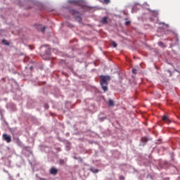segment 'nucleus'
Masks as SVG:
<instances>
[{
  "instance_id": "nucleus-1",
  "label": "nucleus",
  "mask_w": 180,
  "mask_h": 180,
  "mask_svg": "<svg viewBox=\"0 0 180 180\" xmlns=\"http://www.w3.org/2000/svg\"><path fill=\"white\" fill-rule=\"evenodd\" d=\"M100 84L102 86V89L104 92H106L108 91V81H110V77L108 75H100Z\"/></svg>"
},
{
  "instance_id": "nucleus-2",
  "label": "nucleus",
  "mask_w": 180,
  "mask_h": 180,
  "mask_svg": "<svg viewBox=\"0 0 180 180\" xmlns=\"http://www.w3.org/2000/svg\"><path fill=\"white\" fill-rule=\"evenodd\" d=\"M2 138H3V140L6 141V143H11V141H12V138L11 137V136L8 135L7 134H4L2 135Z\"/></svg>"
},
{
  "instance_id": "nucleus-3",
  "label": "nucleus",
  "mask_w": 180,
  "mask_h": 180,
  "mask_svg": "<svg viewBox=\"0 0 180 180\" xmlns=\"http://www.w3.org/2000/svg\"><path fill=\"white\" fill-rule=\"evenodd\" d=\"M58 173V170L56 167H51L50 169V174H51V175H57Z\"/></svg>"
},
{
  "instance_id": "nucleus-4",
  "label": "nucleus",
  "mask_w": 180,
  "mask_h": 180,
  "mask_svg": "<svg viewBox=\"0 0 180 180\" xmlns=\"http://www.w3.org/2000/svg\"><path fill=\"white\" fill-rule=\"evenodd\" d=\"M162 120L163 122H165V123H171V120H169V117H168V116L167 115H163L162 117Z\"/></svg>"
},
{
  "instance_id": "nucleus-5",
  "label": "nucleus",
  "mask_w": 180,
  "mask_h": 180,
  "mask_svg": "<svg viewBox=\"0 0 180 180\" xmlns=\"http://www.w3.org/2000/svg\"><path fill=\"white\" fill-rule=\"evenodd\" d=\"M101 23H102L103 25H107L108 17H103V19L101 20Z\"/></svg>"
},
{
  "instance_id": "nucleus-6",
  "label": "nucleus",
  "mask_w": 180,
  "mask_h": 180,
  "mask_svg": "<svg viewBox=\"0 0 180 180\" xmlns=\"http://www.w3.org/2000/svg\"><path fill=\"white\" fill-rule=\"evenodd\" d=\"M38 30H39L42 33H44V31L46 30V26H41V25H38Z\"/></svg>"
},
{
  "instance_id": "nucleus-7",
  "label": "nucleus",
  "mask_w": 180,
  "mask_h": 180,
  "mask_svg": "<svg viewBox=\"0 0 180 180\" xmlns=\"http://www.w3.org/2000/svg\"><path fill=\"white\" fill-rule=\"evenodd\" d=\"M90 171H91V172H94V174L99 172V170H98L96 169H94V168H91Z\"/></svg>"
},
{
  "instance_id": "nucleus-8",
  "label": "nucleus",
  "mask_w": 180,
  "mask_h": 180,
  "mask_svg": "<svg viewBox=\"0 0 180 180\" xmlns=\"http://www.w3.org/2000/svg\"><path fill=\"white\" fill-rule=\"evenodd\" d=\"M108 104L110 106H114L115 105V102H113L112 100H109Z\"/></svg>"
},
{
  "instance_id": "nucleus-9",
  "label": "nucleus",
  "mask_w": 180,
  "mask_h": 180,
  "mask_svg": "<svg viewBox=\"0 0 180 180\" xmlns=\"http://www.w3.org/2000/svg\"><path fill=\"white\" fill-rule=\"evenodd\" d=\"M103 4H105V5H108L110 4V0H103Z\"/></svg>"
},
{
  "instance_id": "nucleus-10",
  "label": "nucleus",
  "mask_w": 180,
  "mask_h": 180,
  "mask_svg": "<svg viewBox=\"0 0 180 180\" xmlns=\"http://www.w3.org/2000/svg\"><path fill=\"white\" fill-rule=\"evenodd\" d=\"M111 44H112V46L113 47H115V48L117 47V44H116V42H115V41H112L111 42Z\"/></svg>"
},
{
  "instance_id": "nucleus-11",
  "label": "nucleus",
  "mask_w": 180,
  "mask_h": 180,
  "mask_svg": "<svg viewBox=\"0 0 180 180\" xmlns=\"http://www.w3.org/2000/svg\"><path fill=\"white\" fill-rule=\"evenodd\" d=\"M158 46H160V47H165V45H164L162 41L158 42Z\"/></svg>"
},
{
  "instance_id": "nucleus-12",
  "label": "nucleus",
  "mask_w": 180,
  "mask_h": 180,
  "mask_svg": "<svg viewBox=\"0 0 180 180\" xmlns=\"http://www.w3.org/2000/svg\"><path fill=\"white\" fill-rule=\"evenodd\" d=\"M45 54H46V56H50V48H49V49L46 51Z\"/></svg>"
},
{
  "instance_id": "nucleus-13",
  "label": "nucleus",
  "mask_w": 180,
  "mask_h": 180,
  "mask_svg": "<svg viewBox=\"0 0 180 180\" xmlns=\"http://www.w3.org/2000/svg\"><path fill=\"white\" fill-rule=\"evenodd\" d=\"M105 119H106V117H100L99 120H100V122H103V120H105Z\"/></svg>"
},
{
  "instance_id": "nucleus-14",
  "label": "nucleus",
  "mask_w": 180,
  "mask_h": 180,
  "mask_svg": "<svg viewBox=\"0 0 180 180\" xmlns=\"http://www.w3.org/2000/svg\"><path fill=\"white\" fill-rule=\"evenodd\" d=\"M71 12L73 15H75V13H78V11H77L76 10H72Z\"/></svg>"
},
{
  "instance_id": "nucleus-15",
  "label": "nucleus",
  "mask_w": 180,
  "mask_h": 180,
  "mask_svg": "<svg viewBox=\"0 0 180 180\" xmlns=\"http://www.w3.org/2000/svg\"><path fill=\"white\" fill-rule=\"evenodd\" d=\"M132 72H133V74H137V70L133 69Z\"/></svg>"
},
{
  "instance_id": "nucleus-16",
  "label": "nucleus",
  "mask_w": 180,
  "mask_h": 180,
  "mask_svg": "<svg viewBox=\"0 0 180 180\" xmlns=\"http://www.w3.org/2000/svg\"><path fill=\"white\" fill-rule=\"evenodd\" d=\"M129 25H130V21H127V22H125V25H126V26H129Z\"/></svg>"
},
{
  "instance_id": "nucleus-17",
  "label": "nucleus",
  "mask_w": 180,
  "mask_h": 180,
  "mask_svg": "<svg viewBox=\"0 0 180 180\" xmlns=\"http://www.w3.org/2000/svg\"><path fill=\"white\" fill-rule=\"evenodd\" d=\"M44 108H45V109H49V104H46V105H44Z\"/></svg>"
},
{
  "instance_id": "nucleus-18",
  "label": "nucleus",
  "mask_w": 180,
  "mask_h": 180,
  "mask_svg": "<svg viewBox=\"0 0 180 180\" xmlns=\"http://www.w3.org/2000/svg\"><path fill=\"white\" fill-rule=\"evenodd\" d=\"M120 179H124V177L123 176H120Z\"/></svg>"
},
{
  "instance_id": "nucleus-19",
  "label": "nucleus",
  "mask_w": 180,
  "mask_h": 180,
  "mask_svg": "<svg viewBox=\"0 0 180 180\" xmlns=\"http://www.w3.org/2000/svg\"><path fill=\"white\" fill-rule=\"evenodd\" d=\"M17 141H18V143H20V139H17Z\"/></svg>"
},
{
  "instance_id": "nucleus-20",
  "label": "nucleus",
  "mask_w": 180,
  "mask_h": 180,
  "mask_svg": "<svg viewBox=\"0 0 180 180\" xmlns=\"http://www.w3.org/2000/svg\"><path fill=\"white\" fill-rule=\"evenodd\" d=\"M5 44L6 46H9V42L6 43Z\"/></svg>"
},
{
  "instance_id": "nucleus-21",
  "label": "nucleus",
  "mask_w": 180,
  "mask_h": 180,
  "mask_svg": "<svg viewBox=\"0 0 180 180\" xmlns=\"http://www.w3.org/2000/svg\"><path fill=\"white\" fill-rule=\"evenodd\" d=\"M48 45H43L42 47H46Z\"/></svg>"
},
{
  "instance_id": "nucleus-22",
  "label": "nucleus",
  "mask_w": 180,
  "mask_h": 180,
  "mask_svg": "<svg viewBox=\"0 0 180 180\" xmlns=\"http://www.w3.org/2000/svg\"><path fill=\"white\" fill-rule=\"evenodd\" d=\"M71 4H74V1H70Z\"/></svg>"
},
{
  "instance_id": "nucleus-23",
  "label": "nucleus",
  "mask_w": 180,
  "mask_h": 180,
  "mask_svg": "<svg viewBox=\"0 0 180 180\" xmlns=\"http://www.w3.org/2000/svg\"><path fill=\"white\" fill-rule=\"evenodd\" d=\"M2 42H3V43H5V39H3Z\"/></svg>"
},
{
  "instance_id": "nucleus-24",
  "label": "nucleus",
  "mask_w": 180,
  "mask_h": 180,
  "mask_svg": "<svg viewBox=\"0 0 180 180\" xmlns=\"http://www.w3.org/2000/svg\"><path fill=\"white\" fill-rule=\"evenodd\" d=\"M60 162H64V160H60Z\"/></svg>"
},
{
  "instance_id": "nucleus-25",
  "label": "nucleus",
  "mask_w": 180,
  "mask_h": 180,
  "mask_svg": "<svg viewBox=\"0 0 180 180\" xmlns=\"http://www.w3.org/2000/svg\"><path fill=\"white\" fill-rule=\"evenodd\" d=\"M79 20H82L81 18L79 17Z\"/></svg>"
},
{
  "instance_id": "nucleus-26",
  "label": "nucleus",
  "mask_w": 180,
  "mask_h": 180,
  "mask_svg": "<svg viewBox=\"0 0 180 180\" xmlns=\"http://www.w3.org/2000/svg\"><path fill=\"white\" fill-rule=\"evenodd\" d=\"M49 58H50V57L49 56L48 58L46 60H49Z\"/></svg>"
},
{
  "instance_id": "nucleus-27",
  "label": "nucleus",
  "mask_w": 180,
  "mask_h": 180,
  "mask_svg": "<svg viewBox=\"0 0 180 180\" xmlns=\"http://www.w3.org/2000/svg\"><path fill=\"white\" fill-rule=\"evenodd\" d=\"M176 40L178 41V39H176Z\"/></svg>"
}]
</instances>
